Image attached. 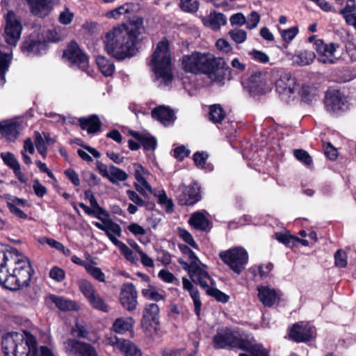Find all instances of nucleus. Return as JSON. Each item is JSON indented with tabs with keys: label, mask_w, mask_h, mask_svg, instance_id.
<instances>
[{
	"label": "nucleus",
	"mask_w": 356,
	"mask_h": 356,
	"mask_svg": "<svg viewBox=\"0 0 356 356\" xmlns=\"http://www.w3.org/2000/svg\"><path fill=\"white\" fill-rule=\"evenodd\" d=\"M135 321L132 317H120L115 319L112 328L118 334H124L132 330Z\"/></svg>",
	"instance_id": "c9c22d12"
},
{
	"label": "nucleus",
	"mask_w": 356,
	"mask_h": 356,
	"mask_svg": "<svg viewBox=\"0 0 356 356\" xmlns=\"http://www.w3.org/2000/svg\"><path fill=\"white\" fill-rule=\"evenodd\" d=\"M86 270L92 277L101 282H105V275L100 268L94 266L92 263H90L88 266H86Z\"/></svg>",
	"instance_id": "864d4df0"
},
{
	"label": "nucleus",
	"mask_w": 356,
	"mask_h": 356,
	"mask_svg": "<svg viewBox=\"0 0 356 356\" xmlns=\"http://www.w3.org/2000/svg\"><path fill=\"white\" fill-rule=\"evenodd\" d=\"M71 332L74 336L79 338L87 339L88 332L84 326L76 323V325L72 328Z\"/></svg>",
	"instance_id": "774afa93"
},
{
	"label": "nucleus",
	"mask_w": 356,
	"mask_h": 356,
	"mask_svg": "<svg viewBox=\"0 0 356 356\" xmlns=\"http://www.w3.org/2000/svg\"><path fill=\"white\" fill-rule=\"evenodd\" d=\"M63 58L68 62L70 67L86 71L88 67V58L81 49L79 44L72 41L63 52Z\"/></svg>",
	"instance_id": "6e6552de"
},
{
	"label": "nucleus",
	"mask_w": 356,
	"mask_h": 356,
	"mask_svg": "<svg viewBox=\"0 0 356 356\" xmlns=\"http://www.w3.org/2000/svg\"><path fill=\"white\" fill-rule=\"evenodd\" d=\"M143 296L151 300L159 302L164 299V296L159 293L154 286L149 285L147 288L142 290Z\"/></svg>",
	"instance_id": "49530a36"
},
{
	"label": "nucleus",
	"mask_w": 356,
	"mask_h": 356,
	"mask_svg": "<svg viewBox=\"0 0 356 356\" xmlns=\"http://www.w3.org/2000/svg\"><path fill=\"white\" fill-rule=\"evenodd\" d=\"M339 13L343 17L356 13L355 1L354 0H347L345 7L340 10Z\"/></svg>",
	"instance_id": "69168bd1"
},
{
	"label": "nucleus",
	"mask_w": 356,
	"mask_h": 356,
	"mask_svg": "<svg viewBox=\"0 0 356 356\" xmlns=\"http://www.w3.org/2000/svg\"><path fill=\"white\" fill-rule=\"evenodd\" d=\"M221 260L236 274L240 275L248 263V253L242 247H234L219 253Z\"/></svg>",
	"instance_id": "423d86ee"
},
{
	"label": "nucleus",
	"mask_w": 356,
	"mask_h": 356,
	"mask_svg": "<svg viewBox=\"0 0 356 356\" xmlns=\"http://www.w3.org/2000/svg\"><path fill=\"white\" fill-rule=\"evenodd\" d=\"M1 157L4 163L13 170L20 165L14 154L11 152H2L1 153Z\"/></svg>",
	"instance_id": "13d9d810"
},
{
	"label": "nucleus",
	"mask_w": 356,
	"mask_h": 356,
	"mask_svg": "<svg viewBox=\"0 0 356 356\" xmlns=\"http://www.w3.org/2000/svg\"><path fill=\"white\" fill-rule=\"evenodd\" d=\"M260 15L256 11H252L246 19V26L248 29L256 28L259 23Z\"/></svg>",
	"instance_id": "e2e57ef3"
},
{
	"label": "nucleus",
	"mask_w": 356,
	"mask_h": 356,
	"mask_svg": "<svg viewBox=\"0 0 356 356\" xmlns=\"http://www.w3.org/2000/svg\"><path fill=\"white\" fill-rule=\"evenodd\" d=\"M79 288L90 304L96 309L107 312L108 306L99 296L94 286L86 280H81L79 282Z\"/></svg>",
	"instance_id": "f8f14e48"
},
{
	"label": "nucleus",
	"mask_w": 356,
	"mask_h": 356,
	"mask_svg": "<svg viewBox=\"0 0 356 356\" xmlns=\"http://www.w3.org/2000/svg\"><path fill=\"white\" fill-rule=\"evenodd\" d=\"M298 94L302 102L306 104H312L317 101L320 95V90L314 84L305 83L300 87Z\"/></svg>",
	"instance_id": "bb28decb"
},
{
	"label": "nucleus",
	"mask_w": 356,
	"mask_h": 356,
	"mask_svg": "<svg viewBox=\"0 0 356 356\" xmlns=\"http://www.w3.org/2000/svg\"><path fill=\"white\" fill-rule=\"evenodd\" d=\"M104 49L118 60L134 56L137 51V40L127 31L126 24L114 26L108 31L104 39Z\"/></svg>",
	"instance_id": "7ed1b4c3"
},
{
	"label": "nucleus",
	"mask_w": 356,
	"mask_h": 356,
	"mask_svg": "<svg viewBox=\"0 0 356 356\" xmlns=\"http://www.w3.org/2000/svg\"><path fill=\"white\" fill-rule=\"evenodd\" d=\"M155 196L158 197V202L161 204L163 208L165 209L167 211H170L173 208V202L171 199L168 198L165 192L162 190L158 191L157 193H153Z\"/></svg>",
	"instance_id": "3c124183"
},
{
	"label": "nucleus",
	"mask_w": 356,
	"mask_h": 356,
	"mask_svg": "<svg viewBox=\"0 0 356 356\" xmlns=\"http://www.w3.org/2000/svg\"><path fill=\"white\" fill-rule=\"evenodd\" d=\"M225 117V112L220 104H213L209 107V119L214 123L220 122Z\"/></svg>",
	"instance_id": "37998d69"
},
{
	"label": "nucleus",
	"mask_w": 356,
	"mask_h": 356,
	"mask_svg": "<svg viewBox=\"0 0 356 356\" xmlns=\"http://www.w3.org/2000/svg\"><path fill=\"white\" fill-rule=\"evenodd\" d=\"M316 58V54L309 50L298 52L293 56V61L299 65H310Z\"/></svg>",
	"instance_id": "a19ab883"
},
{
	"label": "nucleus",
	"mask_w": 356,
	"mask_h": 356,
	"mask_svg": "<svg viewBox=\"0 0 356 356\" xmlns=\"http://www.w3.org/2000/svg\"><path fill=\"white\" fill-rule=\"evenodd\" d=\"M202 22L204 26L213 31H217L221 26L227 23V18L222 13L211 12L209 15L202 18Z\"/></svg>",
	"instance_id": "c756f323"
},
{
	"label": "nucleus",
	"mask_w": 356,
	"mask_h": 356,
	"mask_svg": "<svg viewBox=\"0 0 356 356\" xmlns=\"http://www.w3.org/2000/svg\"><path fill=\"white\" fill-rule=\"evenodd\" d=\"M63 349L67 356H98L96 348L90 343L73 338L63 342Z\"/></svg>",
	"instance_id": "9d476101"
},
{
	"label": "nucleus",
	"mask_w": 356,
	"mask_h": 356,
	"mask_svg": "<svg viewBox=\"0 0 356 356\" xmlns=\"http://www.w3.org/2000/svg\"><path fill=\"white\" fill-rule=\"evenodd\" d=\"M31 12L34 15H42L44 10V0H26Z\"/></svg>",
	"instance_id": "5fc2aeb1"
},
{
	"label": "nucleus",
	"mask_w": 356,
	"mask_h": 356,
	"mask_svg": "<svg viewBox=\"0 0 356 356\" xmlns=\"http://www.w3.org/2000/svg\"><path fill=\"white\" fill-rule=\"evenodd\" d=\"M275 238L288 247L294 246L296 241L298 240V237L292 236L286 232L275 233Z\"/></svg>",
	"instance_id": "09e8293b"
},
{
	"label": "nucleus",
	"mask_w": 356,
	"mask_h": 356,
	"mask_svg": "<svg viewBox=\"0 0 356 356\" xmlns=\"http://www.w3.org/2000/svg\"><path fill=\"white\" fill-rule=\"evenodd\" d=\"M4 356H44V346L38 348L36 338L29 332H10L2 336Z\"/></svg>",
	"instance_id": "f03ea898"
},
{
	"label": "nucleus",
	"mask_w": 356,
	"mask_h": 356,
	"mask_svg": "<svg viewBox=\"0 0 356 356\" xmlns=\"http://www.w3.org/2000/svg\"><path fill=\"white\" fill-rule=\"evenodd\" d=\"M11 54L0 52V83L5 81V73L8 70L11 62Z\"/></svg>",
	"instance_id": "c03bdc74"
},
{
	"label": "nucleus",
	"mask_w": 356,
	"mask_h": 356,
	"mask_svg": "<svg viewBox=\"0 0 356 356\" xmlns=\"http://www.w3.org/2000/svg\"><path fill=\"white\" fill-rule=\"evenodd\" d=\"M31 266L27 257L16 248L0 243V284L10 290L29 284Z\"/></svg>",
	"instance_id": "f257e3e1"
},
{
	"label": "nucleus",
	"mask_w": 356,
	"mask_h": 356,
	"mask_svg": "<svg viewBox=\"0 0 356 356\" xmlns=\"http://www.w3.org/2000/svg\"><path fill=\"white\" fill-rule=\"evenodd\" d=\"M177 234L185 243L195 249H198V245L195 241L191 234L184 228L179 227L177 229Z\"/></svg>",
	"instance_id": "603ef678"
},
{
	"label": "nucleus",
	"mask_w": 356,
	"mask_h": 356,
	"mask_svg": "<svg viewBox=\"0 0 356 356\" xmlns=\"http://www.w3.org/2000/svg\"><path fill=\"white\" fill-rule=\"evenodd\" d=\"M334 264L339 268H345L347 266V254L342 250H338L334 253Z\"/></svg>",
	"instance_id": "052dcab7"
},
{
	"label": "nucleus",
	"mask_w": 356,
	"mask_h": 356,
	"mask_svg": "<svg viewBox=\"0 0 356 356\" xmlns=\"http://www.w3.org/2000/svg\"><path fill=\"white\" fill-rule=\"evenodd\" d=\"M5 21L3 37L6 44L15 47L20 39L22 25L13 10L8 12Z\"/></svg>",
	"instance_id": "1a4fd4ad"
},
{
	"label": "nucleus",
	"mask_w": 356,
	"mask_h": 356,
	"mask_svg": "<svg viewBox=\"0 0 356 356\" xmlns=\"http://www.w3.org/2000/svg\"><path fill=\"white\" fill-rule=\"evenodd\" d=\"M314 335V327L310 324L304 322L294 324L289 331V338L296 342L309 341Z\"/></svg>",
	"instance_id": "a211bd4d"
},
{
	"label": "nucleus",
	"mask_w": 356,
	"mask_h": 356,
	"mask_svg": "<svg viewBox=\"0 0 356 356\" xmlns=\"http://www.w3.org/2000/svg\"><path fill=\"white\" fill-rule=\"evenodd\" d=\"M49 277L52 280L58 282H60L64 280L65 273L62 268L58 266H54L49 271Z\"/></svg>",
	"instance_id": "0e129e2a"
},
{
	"label": "nucleus",
	"mask_w": 356,
	"mask_h": 356,
	"mask_svg": "<svg viewBox=\"0 0 356 356\" xmlns=\"http://www.w3.org/2000/svg\"><path fill=\"white\" fill-rule=\"evenodd\" d=\"M159 307L156 303L146 304L143 312L141 325L143 329L150 330L159 324Z\"/></svg>",
	"instance_id": "aec40b11"
},
{
	"label": "nucleus",
	"mask_w": 356,
	"mask_h": 356,
	"mask_svg": "<svg viewBox=\"0 0 356 356\" xmlns=\"http://www.w3.org/2000/svg\"><path fill=\"white\" fill-rule=\"evenodd\" d=\"M188 223L193 228L200 231H207L209 225L208 218L202 211L192 213L188 219Z\"/></svg>",
	"instance_id": "72a5a7b5"
},
{
	"label": "nucleus",
	"mask_w": 356,
	"mask_h": 356,
	"mask_svg": "<svg viewBox=\"0 0 356 356\" xmlns=\"http://www.w3.org/2000/svg\"><path fill=\"white\" fill-rule=\"evenodd\" d=\"M92 224L98 229L104 231L108 238L115 245H118L120 241L118 239L122 234V229L120 226L113 222L112 220H106L104 223H99L97 222H92Z\"/></svg>",
	"instance_id": "5701e85b"
},
{
	"label": "nucleus",
	"mask_w": 356,
	"mask_h": 356,
	"mask_svg": "<svg viewBox=\"0 0 356 356\" xmlns=\"http://www.w3.org/2000/svg\"><path fill=\"white\" fill-rule=\"evenodd\" d=\"M21 131L20 124L12 120L0 122V135L8 141H15Z\"/></svg>",
	"instance_id": "393cba45"
},
{
	"label": "nucleus",
	"mask_w": 356,
	"mask_h": 356,
	"mask_svg": "<svg viewBox=\"0 0 356 356\" xmlns=\"http://www.w3.org/2000/svg\"><path fill=\"white\" fill-rule=\"evenodd\" d=\"M197 0H180L179 6L182 11L188 13H195L199 9Z\"/></svg>",
	"instance_id": "8fccbe9b"
},
{
	"label": "nucleus",
	"mask_w": 356,
	"mask_h": 356,
	"mask_svg": "<svg viewBox=\"0 0 356 356\" xmlns=\"http://www.w3.org/2000/svg\"><path fill=\"white\" fill-rule=\"evenodd\" d=\"M339 47L333 42L325 43L322 40H316L313 44L317 60L325 65H334L338 62L339 58L336 56V52Z\"/></svg>",
	"instance_id": "9b49d317"
},
{
	"label": "nucleus",
	"mask_w": 356,
	"mask_h": 356,
	"mask_svg": "<svg viewBox=\"0 0 356 356\" xmlns=\"http://www.w3.org/2000/svg\"><path fill=\"white\" fill-rule=\"evenodd\" d=\"M228 34L232 40L238 44L244 42L247 38L246 32L243 29L237 28L230 30Z\"/></svg>",
	"instance_id": "6e6d98bb"
},
{
	"label": "nucleus",
	"mask_w": 356,
	"mask_h": 356,
	"mask_svg": "<svg viewBox=\"0 0 356 356\" xmlns=\"http://www.w3.org/2000/svg\"><path fill=\"white\" fill-rule=\"evenodd\" d=\"M200 262L188 264L184 263V268H187L188 275L193 282L200 284L202 288L207 289L213 285V280L208 273L199 266Z\"/></svg>",
	"instance_id": "f3484780"
},
{
	"label": "nucleus",
	"mask_w": 356,
	"mask_h": 356,
	"mask_svg": "<svg viewBox=\"0 0 356 356\" xmlns=\"http://www.w3.org/2000/svg\"><path fill=\"white\" fill-rule=\"evenodd\" d=\"M79 124L83 130H86L89 134H94L98 132L102 126V122L98 115L93 114L88 117L80 118Z\"/></svg>",
	"instance_id": "cd10ccee"
},
{
	"label": "nucleus",
	"mask_w": 356,
	"mask_h": 356,
	"mask_svg": "<svg viewBox=\"0 0 356 356\" xmlns=\"http://www.w3.org/2000/svg\"><path fill=\"white\" fill-rule=\"evenodd\" d=\"M134 4L125 3L112 10L107 12L105 16L108 19H120L122 17L127 20L134 10Z\"/></svg>",
	"instance_id": "c85d7f7f"
},
{
	"label": "nucleus",
	"mask_w": 356,
	"mask_h": 356,
	"mask_svg": "<svg viewBox=\"0 0 356 356\" xmlns=\"http://www.w3.org/2000/svg\"><path fill=\"white\" fill-rule=\"evenodd\" d=\"M131 135L136 139L145 150H154L156 147V139L146 132H137L134 131H130Z\"/></svg>",
	"instance_id": "2f4dec72"
},
{
	"label": "nucleus",
	"mask_w": 356,
	"mask_h": 356,
	"mask_svg": "<svg viewBox=\"0 0 356 356\" xmlns=\"http://www.w3.org/2000/svg\"><path fill=\"white\" fill-rule=\"evenodd\" d=\"M258 298L265 307L273 306L278 298L276 291L268 286L259 285L257 286Z\"/></svg>",
	"instance_id": "a878e982"
},
{
	"label": "nucleus",
	"mask_w": 356,
	"mask_h": 356,
	"mask_svg": "<svg viewBox=\"0 0 356 356\" xmlns=\"http://www.w3.org/2000/svg\"><path fill=\"white\" fill-rule=\"evenodd\" d=\"M128 24H126L127 31L130 32L132 36L137 40L138 35L141 33V29L143 24V19L138 16H133L132 18L129 16L127 19Z\"/></svg>",
	"instance_id": "58836bf2"
},
{
	"label": "nucleus",
	"mask_w": 356,
	"mask_h": 356,
	"mask_svg": "<svg viewBox=\"0 0 356 356\" xmlns=\"http://www.w3.org/2000/svg\"><path fill=\"white\" fill-rule=\"evenodd\" d=\"M208 295L215 298L218 301L222 303L228 302L229 297L223 292L220 291L216 288L211 287L210 286L207 289Z\"/></svg>",
	"instance_id": "4d7b16f0"
},
{
	"label": "nucleus",
	"mask_w": 356,
	"mask_h": 356,
	"mask_svg": "<svg viewBox=\"0 0 356 356\" xmlns=\"http://www.w3.org/2000/svg\"><path fill=\"white\" fill-rule=\"evenodd\" d=\"M182 66L186 72L206 74L215 81H218L220 70L227 67V63L223 58L216 57L209 52L200 51H194L191 54L184 56Z\"/></svg>",
	"instance_id": "20e7f679"
},
{
	"label": "nucleus",
	"mask_w": 356,
	"mask_h": 356,
	"mask_svg": "<svg viewBox=\"0 0 356 356\" xmlns=\"http://www.w3.org/2000/svg\"><path fill=\"white\" fill-rule=\"evenodd\" d=\"M244 342L245 339H241L237 332L228 327L218 329L213 338V346L216 349H242Z\"/></svg>",
	"instance_id": "0eeeda50"
},
{
	"label": "nucleus",
	"mask_w": 356,
	"mask_h": 356,
	"mask_svg": "<svg viewBox=\"0 0 356 356\" xmlns=\"http://www.w3.org/2000/svg\"><path fill=\"white\" fill-rule=\"evenodd\" d=\"M241 350L250 353L252 356H269V351L254 340H245Z\"/></svg>",
	"instance_id": "e433bc0d"
},
{
	"label": "nucleus",
	"mask_w": 356,
	"mask_h": 356,
	"mask_svg": "<svg viewBox=\"0 0 356 356\" xmlns=\"http://www.w3.org/2000/svg\"><path fill=\"white\" fill-rule=\"evenodd\" d=\"M152 116L165 127L171 126L176 120L175 113L169 107L159 106L152 111Z\"/></svg>",
	"instance_id": "b1692460"
},
{
	"label": "nucleus",
	"mask_w": 356,
	"mask_h": 356,
	"mask_svg": "<svg viewBox=\"0 0 356 356\" xmlns=\"http://www.w3.org/2000/svg\"><path fill=\"white\" fill-rule=\"evenodd\" d=\"M116 246L118 247L121 253L127 261L132 264H136L138 261L137 255L125 243L120 241Z\"/></svg>",
	"instance_id": "de8ad7c7"
},
{
	"label": "nucleus",
	"mask_w": 356,
	"mask_h": 356,
	"mask_svg": "<svg viewBox=\"0 0 356 356\" xmlns=\"http://www.w3.org/2000/svg\"><path fill=\"white\" fill-rule=\"evenodd\" d=\"M148 65L154 73L155 79L161 84L169 85L172 80L171 53L169 49V42L163 39L156 45V47L148 60Z\"/></svg>",
	"instance_id": "39448f33"
},
{
	"label": "nucleus",
	"mask_w": 356,
	"mask_h": 356,
	"mask_svg": "<svg viewBox=\"0 0 356 356\" xmlns=\"http://www.w3.org/2000/svg\"><path fill=\"white\" fill-rule=\"evenodd\" d=\"M44 47V40L43 35L37 38L35 34H31L29 38L23 42L21 49L27 56H35L40 54Z\"/></svg>",
	"instance_id": "4be33fe9"
},
{
	"label": "nucleus",
	"mask_w": 356,
	"mask_h": 356,
	"mask_svg": "<svg viewBox=\"0 0 356 356\" xmlns=\"http://www.w3.org/2000/svg\"><path fill=\"white\" fill-rule=\"evenodd\" d=\"M128 177L127 174L122 170L114 166H110V174L108 179L113 184H116L119 181H125Z\"/></svg>",
	"instance_id": "a18cd8bd"
},
{
	"label": "nucleus",
	"mask_w": 356,
	"mask_h": 356,
	"mask_svg": "<svg viewBox=\"0 0 356 356\" xmlns=\"http://www.w3.org/2000/svg\"><path fill=\"white\" fill-rule=\"evenodd\" d=\"M324 104L326 110L330 113H337L348 108L346 97L337 90L327 91Z\"/></svg>",
	"instance_id": "2eb2a0df"
},
{
	"label": "nucleus",
	"mask_w": 356,
	"mask_h": 356,
	"mask_svg": "<svg viewBox=\"0 0 356 356\" xmlns=\"http://www.w3.org/2000/svg\"><path fill=\"white\" fill-rule=\"evenodd\" d=\"M138 293L132 283H125L122 285L120 294V301L122 306L127 311L136 309L138 305Z\"/></svg>",
	"instance_id": "6ab92c4d"
},
{
	"label": "nucleus",
	"mask_w": 356,
	"mask_h": 356,
	"mask_svg": "<svg viewBox=\"0 0 356 356\" xmlns=\"http://www.w3.org/2000/svg\"><path fill=\"white\" fill-rule=\"evenodd\" d=\"M201 198L200 187L197 183L184 186L178 196V202L181 205H193Z\"/></svg>",
	"instance_id": "412c9836"
},
{
	"label": "nucleus",
	"mask_w": 356,
	"mask_h": 356,
	"mask_svg": "<svg viewBox=\"0 0 356 356\" xmlns=\"http://www.w3.org/2000/svg\"><path fill=\"white\" fill-rule=\"evenodd\" d=\"M191 151L184 145L179 146L174 149L173 156L179 161L184 160L190 154Z\"/></svg>",
	"instance_id": "338daca9"
},
{
	"label": "nucleus",
	"mask_w": 356,
	"mask_h": 356,
	"mask_svg": "<svg viewBox=\"0 0 356 356\" xmlns=\"http://www.w3.org/2000/svg\"><path fill=\"white\" fill-rule=\"evenodd\" d=\"M298 33V29L296 26H292L289 29L280 31V34L283 40L288 43L294 39Z\"/></svg>",
	"instance_id": "bf43d9fd"
},
{
	"label": "nucleus",
	"mask_w": 356,
	"mask_h": 356,
	"mask_svg": "<svg viewBox=\"0 0 356 356\" xmlns=\"http://www.w3.org/2000/svg\"><path fill=\"white\" fill-rule=\"evenodd\" d=\"M49 298L61 311H76L79 309V305L75 301L55 295H49Z\"/></svg>",
	"instance_id": "f704fd0d"
},
{
	"label": "nucleus",
	"mask_w": 356,
	"mask_h": 356,
	"mask_svg": "<svg viewBox=\"0 0 356 356\" xmlns=\"http://www.w3.org/2000/svg\"><path fill=\"white\" fill-rule=\"evenodd\" d=\"M296 86V79L289 74H282L275 83L276 91L284 101H288L294 96Z\"/></svg>",
	"instance_id": "dca6fc26"
},
{
	"label": "nucleus",
	"mask_w": 356,
	"mask_h": 356,
	"mask_svg": "<svg viewBox=\"0 0 356 356\" xmlns=\"http://www.w3.org/2000/svg\"><path fill=\"white\" fill-rule=\"evenodd\" d=\"M273 267V265L271 263L261 264L251 267L250 272L252 273L254 277L259 275L261 279H263L268 275Z\"/></svg>",
	"instance_id": "79ce46f5"
},
{
	"label": "nucleus",
	"mask_w": 356,
	"mask_h": 356,
	"mask_svg": "<svg viewBox=\"0 0 356 356\" xmlns=\"http://www.w3.org/2000/svg\"><path fill=\"white\" fill-rule=\"evenodd\" d=\"M182 283L184 289L189 292L190 296L193 301L195 313L199 316L202 307L200 293L194 288L193 284L187 278L183 277Z\"/></svg>",
	"instance_id": "473e14b6"
},
{
	"label": "nucleus",
	"mask_w": 356,
	"mask_h": 356,
	"mask_svg": "<svg viewBox=\"0 0 356 356\" xmlns=\"http://www.w3.org/2000/svg\"><path fill=\"white\" fill-rule=\"evenodd\" d=\"M208 156L209 155L206 152H196L193 156L195 165L198 168L206 171L213 170V165L207 162Z\"/></svg>",
	"instance_id": "ea45409f"
},
{
	"label": "nucleus",
	"mask_w": 356,
	"mask_h": 356,
	"mask_svg": "<svg viewBox=\"0 0 356 356\" xmlns=\"http://www.w3.org/2000/svg\"><path fill=\"white\" fill-rule=\"evenodd\" d=\"M96 63L101 73L105 76H111L115 71L113 63L103 56L96 58Z\"/></svg>",
	"instance_id": "4c0bfd02"
},
{
	"label": "nucleus",
	"mask_w": 356,
	"mask_h": 356,
	"mask_svg": "<svg viewBox=\"0 0 356 356\" xmlns=\"http://www.w3.org/2000/svg\"><path fill=\"white\" fill-rule=\"evenodd\" d=\"M243 86L251 96L263 95L270 90V87L267 85L265 76L261 72H256L251 75L243 83Z\"/></svg>",
	"instance_id": "4468645a"
},
{
	"label": "nucleus",
	"mask_w": 356,
	"mask_h": 356,
	"mask_svg": "<svg viewBox=\"0 0 356 356\" xmlns=\"http://www.w3.org/2000/svg\"><path fill=\"white\" fill-rule=\"evenodd\" d=\"M293 155L297 159V160L300 161V162L307 165H310L312 162V157L305 150L296 149L293 151Z\"/></svg>",
	"instance_id": "680f3d73"
},
{
	"label": "nucleus",
	"mask_w": 356,
	"mask_h": 356,
	"mask_svg": "<svg viewBox=\"0 0 356 356\" xmlns=\"http://www.w3.org/2000/svg\"><path fill=\"white\" fill-rule=\"evenodd\" d=\"M132 170L136 179L134 186L136 191L145 197L147 196L149 193H153V189L147 181L149 175V171L138 163L133 164Z\"/></svg>",
	"instance_id": "ddd939ff"
},
{
	"label": "nucleus",
	"mask_w": 356,
	"mask_h": 356,
	"mask_svg": "<svg viewBox=\"0 0 356 356\" xmlns=\"http://www.w3.org/2000/svg\"><path fill=\"white\" fill-rule=\"evenodd\" d=\"M115 347L122 351L125 356H140V350L131 341L123 339H115L113 343Z\"/></svg>",
	"instance_id": "7c9ffc66"
}]
</instances>
